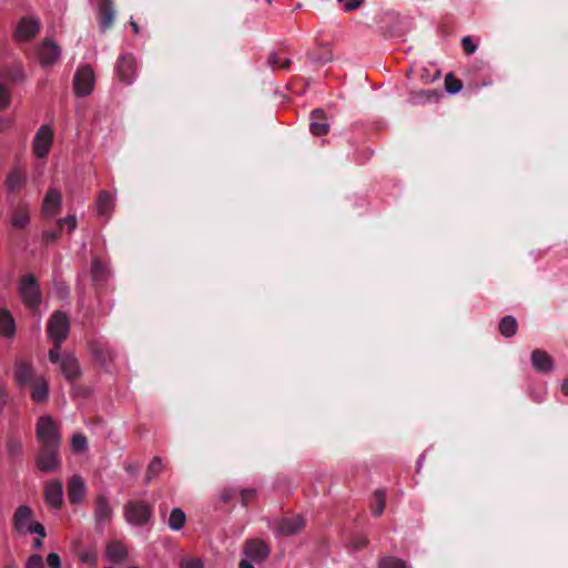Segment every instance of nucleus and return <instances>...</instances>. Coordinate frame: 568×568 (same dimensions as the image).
Listing matches in <instances>:
<instances>
[{"instance_id":"1","label":"nucleus","mask_w":568,"mask_h":568,"mask_svg":"<svg viewBox=\"0 0 568 568\" xmlns=\"http://www.w3.org/2000/svg\"><path fill=\"white\" fill-rule=\"evenodd\" d=\"M36 436L41 447H60L61 445L59 427L49 415L39 417L36 425Z\"/></svg>"},{"instance_id":"2","label":"nucleus","mask_w":568,"mask_h":568,"mask_svg":"<svg viewBox=\"0 0 568 568\" xmlns=\"http://www.w3.org/2000/svg\"><path fill=\"white\" fill-rule=\"evenodd\" d=\"M18 293L27 308L37 311L42 302V294L37 278L32 274H26L18 284Z\"/></svg>"},{"instance_id":"3","label":"nucleus","mask_w":568,"mask_h":568,"mask_svg":"<svg viewBox=\"0 0 568 568\" xmlns=\"http://www.w3.org/2000/svg\"><path fill=\"white\" fill-rule=\"evenodd\" d=\"M124 518L132 526L146 525L153 514L152 507L145 501H128L123 508Z\"/></svg>"},{"instance_id":"4","label":"nucleus","mask_w":568,"mask_h":568,"mask_svg":"<svg viewBox=\"0 0 568 568\" xmlns=\"http://www.w3.org/2000/svg\"><path fill=\"white\" fill-rule=\"evenodd\" d=\"M36 466L42 473H55L61 467L60 447H41L36 455Z\"/></svg>"},{"instance_id":"5","label":"nucleus","mask_w":568,"mask_h":568,"mask_svg":"<svg viewBox=\"0 0 568 568\" xmlns=\"http://www.w3.org/2000/svg\"><path fill=\"white\" fill-rule=\"evenodd\" d=\"M70 332V321L62 311L54 312L48 323V336L51 342L63 343Z\"/></svg>"},{"instance_id":"6","label":"nucleus","mask_w":568,"mask_h":568,"mask_svg":"<svg viewBox=\"0 0 568 568\" xmlns=\"http://www.w3.org/2000/svg\"><path fill=\"white\" fill-rule=\"evenodd\" d=\"M53 135L52 126L48 124L40 126L32 141V151L37 158L44 159L48 156L53 143Z\"/></svg>"},{"instance_id":"7","label":"nucleus","mask_w":568,"mask_h":568,"mask_svg":"<svg viewBox=\"0 0 568 568\" xmlns=\"http://www.w3.org/2000/svg\"><path fill=\"white\" fill-rule=\"evenodd\" d=\"M95 85V75L91 67L80 65L74 74V91L79 97L92 93Z\"/></svg>"},{"instance_id":"8","label":"nucleus","mask_w":568,"mask_h":568,"mask_svg":"<svg viewBox=\"0 0 568 568\" xmlns=\"http://www.w3.org/2000/svg\"><path fill=\"white\" fill-rule=\"evenodd\" d=\"M43 497L45 504L54 510H58L62 507L64 501V487L63 483L53 478L44 483L43 486Z\"/></svg>"},{"instance_id":"9","label":"nucleus","mask_w":568,"mask_h":568,"mask_svg":"<svg viewBox=\"0 0 568 568\" xmlns=\"http://www.w3.org/2000/svg\"><path fill=\"white\" fill-rule=\"evenodd\" d=\"M36 54L42 67H51L60 59L61 48L54 41L47 39L38 45Z\"/></svg>"},{"instance_id":"10","label":"nucleus","mask_w":568,"mask_h":568,"mask_svg":"<svg viewBox=\"0 0 568 568\" xmlns=\"http://www.w3.org/2000/svg\"><path fill=\"white\" fill-rule=\"evenodd\" d=\"M136 60L131 53H125L119 57L115 71L120 79L125 84H132L136 75Z\"/></svg>"},{"instance_id":"11","label":"nucleus","mask_w":568,"mask_h":568,"mask_svg":"<svg viewBox=\"0 0 568 568\" xmlns=\"http://www.w3.org/2000/svg\"><path fill=\"white\" fill-rule=\"evenodd\" d=\"M40 30V22L34 17H23L19 20L14 31V38L19 42H26L37 36Z\"/></svg>"},{"instance_id":"12","label":"nucleus","mask_w":568,"mask_h":568,"mask_svg":"<svg viewBox=\"0 0 568 568\" xmlns=\"http://www.w3.org/2000/svg\"><path fill=\"white\" fill-rule=\"evenodd\" d=\"M68 498L72 505L81 504L87 495L88 488L80 475H73L68 480Z\"/></svg>"},{"instance_id":"13","label":"nucleus","mask_w":568,"mask_h":568,"mask_svg":"<svg viewBox=\"0 0 568 568\" xmlns=\"http://www.w3.org/2000/svg\"><path fill=\"white\" fill-rule=\"evenodd\" d=\"M34 523L36 521L33 520V511L29 506L20 505L16 509V511L13 514V518H12V524H13L14 529L19 534H23V535L27 534L30 525L34 524Z\"/></svg>"},{"instance_id":"14","label":"nucleus","mask_w":568,"mask_h":568,"mask_svg":"<svg viewBox=\"0 0 568 568\" xmlns=\"http://www.w3.org/2000/svg\"><path fill=\"white\" fill-rule=\"evenodd\" d=\"M305 521L302 516L282 518L275 526L274 532L280 536L296 535L304 527Z\"/></svg>"},{"instance_id":"15","label":"nucleus","mask_w":568,"mask_h":568,"mask_svg":"<svg viewBox=\"0 0 568 568\" xmlns=\"http://www.w3.org/2000/svg\"><path fill=\"white\" fill-rule=\"evenodd\" d=\"M531 365L535 371L541 374H548L555 368L554 359L547 352L542 349L532 351Z\"/></svg>"},{"instance_id":"16","label":"nucleus","mask_w":568,"mask_h":568,"mask_svg":"<svg viewBox=\"0 0 568 568\" xmlns=\"http://www.w3.org/2000/svg\"><path fill=\"white\" fill-rule=\"evenodd\" d=\"M244 554L251 561L261 562L268 556L270 549L264 541L251 540L247 542Z\"/></svg>"},{"instance_id":"17","label":"nucleus","mask_w":568,"mask_h":568,"mask_svg":"<svg viewBox=\"0 0 568 568\" xmlns=\"http://www.w3.org/2000/svg\"><path fill=\"white\" fill-rule=\"evenodd\" d=\"M115 197L108 191H100L98 194L95 207L99 216L109 220L114 210Z\"/></svg>"},{"instance_id":"18","label":"nucleus","mask_w":568,"mask_h":568,"mask_svg":"<svg viewBox=\"0 0 568 568\" xmlns=\"http://www.w3.org/2000/svg\"><path fill=\"white\" fill-rule=\"evenodd\" d=\"M113 510L109 499L104 495H100L95 500L94 518L97 525H103L111 520Z\"/></svg>"},{"instance_id":"19","label":"nucleus","mask_w":568,"mask_h":568,"mask_svg":"<svg viewBox=\"0 0 568 568\" xmlns=\"http://www.w3.org/2000/svg\"><path fill=\"white\" fill-rule=\"evenodd\" d=\"M310 130L312 134L322 136L328 133L329 123L326 120L324 112L316 109L311 113Z\"/></svg>"},{"instance_id":"20","label":"nucleus","mask_w":568,"mask_h":568,"mask_svg":"<svg viewBox=\"0 0 568 568\" xmlns=\"http://www.w3.org/2000/svg\"><path fill=\"white\" fill-rule=\"evenodd\" d=\"M60 371L68 381L78 378L80 368L77 358L71 354L63 355L60 362Z\"/></svg>"},{"instance_id":"21","label":"nucleus","mask_w":568,"mask_h":568,"mask_svg":"<svg viewBox=\"0 0 568 568\" xmlns=\"http://www.w3.org/2000/svg\"><path fill=\"white\" fill-rule=\"evenodd\" d=\"M60 205L61 194L57 189L51 187L43 199L42 212L48 216L54 215Z\"/></svg>"},{"instance_id":"22","label":"nucleus","mask_w":568,"mask_h":568,"mask_svg":"<svg viewBox=\"0 0 568 568\" xmlns=\"http://www.w3.org/2000/svg\"><path fill=\"white\" fill-rule=\"evenodd\" d=\"M14 377L19 386L31 384L34 377L32 365L22 361L18 362L16 364Z\"/></svg>"},{"instance_id":"23","label":"nucleus","mask_w":568,"mask_h":568,"mask_svg":"<svg viewBox=\"0 0 568 568\" xmlns=\"http://www.w3.org/2000/svg\"><path fill=\"white\" fill-rule=\"evenodd\" d=\"M101 16L100 28L102 31L109 29L114 20V9L111 0H101L99 4Z\"/></svg>"},{"instance_id":"24","label":"nucleus","mask_w":568,"mask_h":568,"mask_svg":"<svg viewBox=\"0 0 568 568\" xmlns=\"http://www.w3.org/2000/svg\"><path fill=\"white\" fill-rule=\"evenodd\" d=\"M16 322L7 308H0V334L7 338H11L16 334Z\"/></svg>"},{"instance_id":"25","label":"nucleus","mask_w":568,"mask_h":568,"mask_svg":"<svg viewBox=\"0 0 568 568\" xmlns=\"http://www.w3.org/2000/svg\"><path fill=\"white\" fill-rule=\"evenodd\" d=\"M26 180V173L20 168H14L7 175L6 187L9 192H17L23 186Z\"/></svg>"},{"instance_id":"26","label":"nucleus","mask_w":568,"mask_h":568,"mask_svg":"<svg viewBox=\"0 0 568 568\" xmlns=\"http://www.w3.org/2000/svg\"><path fill=\"white\" fill-rule=\"evenodd\" d=\"M105 555L110 561L121 562V561L125 560L128 552H126L125 547L122 544H120L118 541H113L106 546Z\"/></svg>"},{"instance_id":"27","label":"nucleus","mask_w":568,"mask_h":568,"mask_svg":"<svg viewBox=\"0 0 568 568\" xmlns=\"http://www.w3.org/2000/svg\"><path fill=\"white\" fill-rule=\"evenodd\" d=\"M2 78L6 81L12 83H21L26 80V74L23 70V65L21 62H17L10 68L6 69L2 73Z\"/></svg>"},{"instance_id":"28","label":"nucleus","mask_w":568,"mask_h":568,"mask_svg":"<svg viewBox=\"0 0 568 568\" xmlns=\"http://www.w3.org/2000/svg\"><path fill=\"white\" fill-rule=\"evenodd\" d=\"M49 395V385L44 378L37 379L32 386L31 398L34 402H44Z\"/></svg>"},{"instance_id":"29","label":"nucleus","mask_w":568,"mask_h":568,"mask_svg":"<svg viewBox=\"0 0 568 568\" xmlns=\"http://www.w3.org/2000/svg\"><path fill=\"white\" fill-rule=\"evenodd\" d=\"M517 321L514 316H505L499 323V332L505 337H511L517 332Z\"/></svg>"},{"instance_id":"30","label":"nucleus","mask_w":568,"mask_h":568,"mask_svg":"<svg viewBox=\"0 0 568 568\" xmlns=\"http://www.w3.org/2000/svg\"><path fill=\"white\" fill-rule=\"evenodd\" d=\"M29 209L27 205L19 206L12 215V225L18 229H23L29 223Z\"/></svg>"},{"instance_id":"31","label":"nucleus","mask_w":568,"mask_h":568,"mask_svg":"<svg viewBox=\"0 0 568 568\" xmlns=\"http://www.w3.org/2000/svg\"><path fill=\"white\" fill-rule=\"evenodd\" d=\"M184 524L185 514L183 513V510L181 508H173L168 520L170 529L175 531L180 530L184 526Z\"/></svg>"},{"instance_id":"32","label":"nucleus","mask_w":568,"mask_h":568,"mask_svg":"<svg viewBox=\"0 0 568 568\" xmlns=\"http://www.w3.org/2000/svg\"><path fill=\"white\" fill-rule=\"evenodd\" d=\"M91 272L94 282H102L106 280L109 271L105 264L94 258L92 262Z\"/></svg>"},{"instance_id":"33","label":"nucleus","mask_w":568,"mask_h":568,"mask_svg":"<svg viewBox=\"0 0 568 568\" xmlns=\"http://www.w3.org/2000/svg\"><path fill=\"white\" fill-rule=\"evenodd\" d=\"M163 470V463L160 457H154L148 466L145 479L150 483Z\"/></svg>"},{"instance_id":"34","label":"nucleus","mask_w":568,"mask_h":568,"mask_svg":"<svg viewBox=\"0 0 568 568\" xmlns=\"http://www.w3.org/2000/svg\"><path fill=\"white\" fill-rule=\"evenodd\" d=\"M374 506L372 508V514L376 517L381 516L385 509V491L378 489L374 493Z\"/></svg>"},{"instance_id":"35","label":"nucleus","mask_w":568,"mask_h":568,"mask_svg":"<svg viewBox=\"0 0 568 568\" xmlns=\"http://www.w3.org/2000/svg\"><path fill=\"white\" fill-rule=\"evenodd\" d=\"M71 448L74 453H83L88 448V440L83 434H74L71 439Z\"/></svg>"},{"instance_id":"36","label":"nucleus","mask_w":568,"mask_h":568,"mask_svg":"<svg viewBox=\"0 0 568 568\" xmlns=\"http://www.w3.org/2000/svg\"><path fill=\"white\" fill-rule=\"evenodd\" d=\"M381 568H410L408 565L395 557L383 558L379 562Z\"/></svg>"},{"instance_id":"37","label":"nucleus","mask_w":568,"mask_h":568,"mask_svg":"<svg viewBox=\"0 0 568 568\" xmlns=\"http://www.w3.org/2000/svg\"><path fill=\"white\" fill-rule=\"evenodd\" d=\"M462 82L453 77V74H447L445 78V88L446 91L450 94H456L462 90Z\"/></svg>"},{"instance_id":"38","label":"nucleus","mask_w":568,"mask_h":568,"mask_svg":"<svg viewBox=\"0 0 568 568\" xmlns=\"http://www.w3.org/2000/svg\"><path fill=\"white\" fill-rule=\"evenodd\" d=\"M7 450L11 457L19 456L22 453V442L18 438H10L7 444Z\"/></svg>"},{"instance_id":"39","label":"nucleus","mask_w":568,"mask_h":568,"mask_svg":"<svg viewBox=\"0 0 568 568\" xmlns=\"http://www.w3.org/2000/svg\"><path fill=\"white\" fill-rule=\"evenodd\" d=\"M181 568H203V561L200 558L186 557L181 560Z\"/></svg>"},{"instance_id":"40","label":"nucleus","mask_w":568,"mask_h":568,"mask_svg":"<svg viewBox=\"0 0 568 568\" xmlns=\"http://www.w3.org/2000/svg\"><path fill=\"white\" fill-rule=\"evenodd\" d=\"M26 568H44L42 557L38 554L29 556L26 561Z\"/></svg>"},{"instance_id":"41","label":"nucleus","mask_w":568,"mask_h":568,"mask_svg":"<svg viewBox=\"0 0 568 568\" xmlns=\"http://www.w3.org/2000/svg\"><path fill=\"white\" fill-rule=\"evenodd\" d=\"M57 223L60 227H62L65 224L68 226V231L72 232L77 229V216L72 214L64 219H59Z\"/></svg>"},{"instance_id":"42","label":"nucleus","mask_w":568,"mask_h":568,"mask_svg":"<svg viewBox=\"0 0 568 568\" xmlns=\"http://www.w3.org/2000/svg\"><path fill=\"white\" fill-rule=\"evenodd\" d=\"M79 559H80L81 562L88 564V565H91V566H94L97 564V560H98L97 555L93 551H90V550L82 551L79 555Z\"/></svg>"},{"instance_id":"43","label":"nucleus","mask_w":568,"mask_h":568,"mask_svg":"<svg viewBox=\"0 0 568 568\" xmlns=\"http://www.w3.org/2000/svg\"><path fill=\"white\" fill-rule=\"evenodd\" d=\"M52 343H53V347L49 351V359L52 363H58V362L60 363L61 357H62V356H60L62 343H58V342H52Z\"/></svg>"},{"instance_id":"44","label":"nucleus","mask_w":568,"mask_h":568,"mask_svg":"<svg viewBox=\"0 0 568 568\" xmlns=\"http://www.w3.org/2000/svg\"><path fill=\"white\" fill-rule=\"evenodd\" d=\"M11 100V93L10 91L4 88L2 84H0V110L6 109Z\"/></svg>"},{"instance_id":"45","label":"nucleus","mask_w":568,"mask_h":568,"mask_svg":"<svg viewBox=\"0 0 568 568\" xmlns=\"http://www.w3.org/2000/svg\"><path fill=\"white\" fill-rule=\"evenodd\" d=\"M462 44L467 54H473L477 50V43H475L469 36H466L462 39Z\"/></svg>"},{"instance_id":"46","label":"nucleus","mask_w":568,"mask_h":568,"mask_svg":"<svg viewBox=\"0 0 568 568\" xmlns=\"http://www.w3.org/2000/svg\"><path fill=\"white\" fill-rule=\"evenodd\" d=\"M45 561L49 568H61V558L57 552L48 554Z\"/></svg>"},{"instance_id":"47","label":"nucleus","mask_w":568,"mask_h":568,"mask_svg":"<svg viewBox=\"0 0 568 568\" xmlns=\"http://www.w3.org/2000/svg\"><path fill=\"white\" fill-rule=\"evenodd\" d=\"M27 534H36L39 537L38 538H44L45 537V529L42 524L36 521L34 524H31L28 528Z\"/></svg>"},{"instance_id":"48","label":"nucleus","mask_w":568,"mask_h":568,"mask_svg":"<svg viewBox=\"0 0 568 568\" xmlns=\"http://www.w3.org/2000/svg\"><path fill=\"white\" fill-rule=\"evenodd\" d=\"M255 494H256V491L253 488H246V489L240 490L242 504L244 506H246L253 499Z\"/></svg>"},{"instance_id":"49","label":"nucleus","mask_w":568,"mask_h":568,"mask_svg":"<svg viewBox=\"0 0 568 568\" xmlns=\"http://www.w3.org/2000/svg\"><path fill=\"white\" fill-rule=\"evenodd\" d=\"M281 58L276 52H272L267 57V65L273 70H278Z\"/></svg>"},{"instance_id":"50","label":"nucleus","mask_w":568,"mask_h":568,"mask_svg":"<svg viewBox=\"0 0 568 568\" xmlns=\"http://www.w3.org/2000/svg\"><path fill=\"white\" fill-rule=\"evenodd\" d=\"M367 545V538L364 536H356L352 540V547L354 549H361Z\"/></svg>"},{"instance_id":"51","label":"nucleus","mask_w":568,"mask_h":568,"mask_svg":"<svg viewBox=\"0 0 568 568\" xmlns=\"http://www.w3.org/2000/svg\"><path fill=\"white\" fill-rule=\"evenodd\" d=\"M91 349L95 356V358L100 362V363H104L108 358V356H104L101 352V349L99 348L98 344H92L91 345Z\"/></svg>"},{"instance_id":"52","label":"nucleus","mask_w":568,"mask_h":568,"mask_svg":"<svg viewBox=\"0 0 568 568\" xmlns=\"http://www.w3.org/2000/svg\"><path fill=\"white\" fill-rule=\"evenodd\" d=\"M43 239L47 243L54 242L58 239V231L49 230L43 233Z\"/></svg>"},{"instance_id":"53","label":"nucleus","mask_w":568,"mask_h":568,"mask_svg":"<svg viewBox=\"0 0 568 568\" xmlns=\"http://www.w3.org/2000/svg\"><path fill=\"white\" fill-rule=\"evenodd\" d=\"M363 2H364V0H351L345 4V10L346 11L356 10L357 8H359L362 6Z\"/></svg>"},{"instance_id":"54","label":"nucleus","mask_w":568,"mask_h":568,"mask_svg":"<svg viewBox=\"0 0 568 568\" xmlns=\"http://www.w3.org/2000/svg\"><path fill=\"white\" fill-rule=\"evenodd\" d=\"M545 396H546V392L544 388H541V390L538 393L531 392V397L537 403H541L545 399Z\"/></svg>"},{"instance_id":"55","label":"nucleus","mask_w":568,"mask_h":568,"mask_svg":"<svg viewBox=\"0 0 568 568\" xmlns=\"http://www.w3.org/2000/svg\"><path fill=\"white\" fill-rule=\"evenodd\" d=\"M125 470L131 475H136L139 471V466L134 464H128L125 466Z\"/></svg>"},{"instance_id":"56","label":"nucleus","mask_w":568,"mask_h":568,"mask_svg":"<svg viewBox=\"0 0 568 568\" xmlns=\"http://www.w3.org/2000/svg\"><path fill=\"white\" fill-rule=\"evenodd\" d=\"M291 59L290 58H284V59H281V62H280V65H278V70H286L290 64H291Z\"/></svg>"},{"instance_id":"57","label":"nucleus","mask_w":568,"mask_h":568,"mask_svg":"<svg viewBox=\"0 0 568 568\" xmlns=\"http://www.w3.org/2000/svg\"><path fill=\"white\" fill-rule=\"evenodd\" d=\"M234 494H235V490H234V489L225 490V491H223V493H222L221 498H222L224 501H227V500H230V499L233 497V495H234Z\"/></svg>"},{"instance_id":"58","label":"nucleus","mask_w":568,"mask_h":568,"mask_svg":"<svg viewBox=\"0 0 568 568\" xmlns=\"http://www.w3.org/2000/svg\"><path fill=\"white\" fill-rule=\"evenodd\" d=\"M434 95H435V92H434V91H424V92H420V93H419V97H420L422 99H425V100H428V99H430V98H432V97H434Z\"/></svg>"},{"instance_id":"59","label":"nucleus","mask_w":568,"mask_h":568,"mask_svg":"<svg viewBox=\"0 0 568 568\" xmlns=\"http://www.w3.org/2000/svg\"><path fill=\"white\" fill-rule=\"evenodd\" d=\"M561 392L565 396H568V378L564 379L561 383Z\"/></svg>"},{"instance_id":"60","label":"nucleus","mask_w":568,"mask_h":568,"mask_svg":"<svg viewBox=\"0 0 568 568\" xmlns=\"http://www.w3.org/2000/svg\"><path fill=\"white\" fill-rule=\"evenodd\" d=\"M42 546H43L42 538H36L33 540L32 547L34 549H40V548H42Z\"/></svg>"},{"instance_id":"61","label":"nucleus","mask_w":568,"mask_h":568,"mask_svg":"<svg viewBox=\"0 0 568 568\" xmlns=\"http://www.w3.org/2000/svg\"><path fill=\"white\" fill-rule=\"evenodd\" d=\"M130 24H131V27H132V29H133V32H134L135 34H138V33L140 32V27H139V24L133 20V18H131V20H130Z\"/></svg>"},{"instance_id":"62","label":"nucleus","mask_w":568,"mask_h":568,"mask_svg":"<svg viewBox=\"0 0 568 568\" xmlns=\"http://www.w3.org/2000/svg\"><path fill=\"white\" fill-rule=\"evenodd\" d=\"M240 568H254V566H253V564H252V561H251V560H250V561H245V560H243V561H241V564H240Z\"/></svg>"},{"instance_id":"63","label":"nucleus","mask_w":568,"mask_h":568,"mask_svg":"<svg viewBox=\"0 0 568 568\" xmlns=\"http://www.w3.org/2000/svg\"><path fill=\"white\" fill-rule=\"evenodd\" d=\"M7 398L6 389L4 387L0 386V403H4Z\"/></svg>"},{"instance_id":"64","label":"nucleus","mask_w":568,"mask_h":568,"mask_svg":"<svg viewBox=\"0 0 568 568\" xmlns=\"http://www.w3.org/2000/svg\"><path fill=\"white\" fill-rule=\"evenodd\" d=\"M423 459H424V455H422V456L418 458V460H417V469H418V470H419V469H420V467H422V462H423Z\"/></svg>"}]
</instances>
